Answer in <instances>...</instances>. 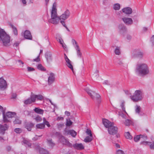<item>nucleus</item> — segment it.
Returning a JSON list of instances; mask_svg holds the SVG:
<instances>
[{
	"instance_id": "nucleus-1",
	"label": "nucleus",
	"mask_w": 154,
	"mask_h": 154,
	"mask_svg": "<svg viewBox=\"0 0 154 154\" xmlns=\"http://www.w3.org/2000/svg\"><path fill=\"white\" fill-rule=\"evenodd\" d=\"M103 122L105 127L108 128V131L110 134L113 135L117 133L118 128L114 126L113 122H112L106 119L103 120Z\"/></svg>"
},
{
	"instance_id": "nucleus-2",
	"label": "nucleus",
	"mask_w": 154,
	"mask_h": 154,
	"mask_svg": "<svg viewBox=\"0 0 154 154\" xmlns=\"http://www.w3.org/2000/svg\"><path fill=\"white\" fill-rule=\"evenodd\" d=\"M135 72L139 75H145L149 73V68L145 63L137 64L136 66Z\"/></svg>"
},
{
	"instance_id": "nucleus-3",
	"label": "nucleus",
	"mask_w": 154,
	"mask_h": 154,
	"mask_svg": "<svg viewBox=\"0 0 154 154\" xmlns=\"http://www.w3.org/2000/svg\"><path fill=\"white\" fill-rule=\"evenodd\" d=\"M10 37L2 29H0V42L5 46L9 45Z\"/></svg>"
},
{
	"instance_id": "nucleus-4",
	"label": "nucleus",
	"mask_w": 154,
	"mask_h": 154,
	"mask_svg": "<svg viewBox=\"0 0 154 154\" xmlns=\"http://www.w3.org/2000/svg\"><path fill=\"white\" fill-rule=\"evenodd\" d=\"M5 109H4L0 105V111L2 112L3 121L4 123H7L10 122L8 119L14 117L16 115V113L15 112H8L5 114Z\"/></svg>"
},
{
	"instance_id": "nucleus-5",
	"label": "nucleus",
	"mask_w": 154,
	"mask_h": 154,
	"mask_svg": "<svg viewBox=\"0 0 154 154\" xmlns=\"http://www.w3.org/2000/svg\"><path fill=\"white\" fill-rule=\"evenodd\" d=\"M85 90L93 100H96L99 103L100 102L101 97L99 94L92 91L88 88H85Z\"/></svg>"
},
{
	"instance_id": "nucleus-6",
	"label": "nucleus",
	"mask_w": 154,
	"mask_h": 154,
	"mask_svg": "<svg viewBox=\"0 0 154 154\" xmlns=\"http://www.w3.org/2000/svg\"><path fill=\"white\" fill-rule=\"evenodd\" d=\"M130 98L134 102H138L141 100L143 98V93L140 90L136 91L134 95L131 96Z\"/></svg>"
},
{
	"instance_id": "nucleus-7",
	"label": "nucleus",
	"mask_w": 154,
	"mask_h": 154,
	"mask_svg": "<svg viewBox=\"0 0 154 154\" xmlns=\"http://www.w3.org/2000/svg\"><path fill=\"white\" fill-rule=\"evenodd\" d=\"M51 18L48 20V22L54 24H57L60 20H61L60 17L57 16V14H51Z\"/></svg>"
},
{
	"instance_id": "nucleus-8",
	"label": "nucleus",
	"mask_w": 154,
	"mask_h": 154,
	"mask_svg": "<svg viewBox=\"0 0 154 154\" xmlns=\"http://www.w3.org/2000/svg\"><path fill=\"white\" fill-rule=\"evenodd\" d=\"M143 56V53L139 50H135L131 53V57L133 58H142Z\"/></svg>"
},
{
	"instance_id": "nucleus-9",
	"label": "nucleus",
	"mask_w": 154,
	"mask_h": 154,
	"mask_svg": "<svg viewBox=\"0 0 154 154\" xmlns=\"http://www.w3.org/2000/svg\"><path fill=\"white\" fill-rule=\"evenodd\" d=\"M34 147L35 149L38 151L40 154H49L48 151L42 148H40L38 144H35Z\"/></svg>"
},
{
	"instance_id": "nucleus-10",
	"label": "nucleus",
	"mask_w": 154,
	"mask_h": 154,
	"mask_svg": "<svg viewBox=\"0 0 154 154\" xmlns=\"http://www.w3.org/2000/svg\"><path fill=\"white\" fill-rule=\"evenodd\" d=\"M9 127V125L6 124L4 125L0 124V134L4 135L6 131L7 130Z\"/></svg>"
},
{
	"instance_id": "nucleus-11",
	"label": "nucleus",
	"mask_w": 154,
	"mask_h": 154,
	"mask_svg": "<svg viewBox=\"0 0 154 154\" xmlns=\"http://www.w3.org/2000/svg\"><path fill=\"white\" fill-rule=\"evenodd\" d=\"M45 57L47 63H50L53 60V56L52 53L49 51H47L45 54Z\"/></svg>"
},
{
	"instance_id": "nucleus-12",
	"label": "nucleus",
	"mask_w": 154,
	"mask_h": 154,
	"mask_svg": "<svg viewBox=\"0 0 154 154\" xmlns=\"http://www.w3.org/2000/svg\"><path fill=\"white\" fill-rule=\"evenodd\" d=\"M70 15V12L69 10H66L63 14L59 17L61 20H65L67 19Z\"/></svg>"
},
{
	"instance_id": "nucleus-13",
	"label": "nucleus",
	"mask_w": 154,
	"mask_h": 154,
	"mask_svg": "<svg viewBox=\"0 0 154 154\" xmlns=\"http://www.w3.org/2000/svg\"><path fill=\"white\" fill-rule=\"evenodd\" d=\"M35 97L32 95V92L31 93L30 97L25 100L24 103L26 105L30 104L32 103L35 102Z\"/></svg>"
},
{
	"instance_id": "nucleus-14",
	"label": "nucleus",
	"mask_w": 154,
	"mask_h": 154,
	"mask_svg": "<svg viewBox=\"0 0 154 154\" xmlns=\"http://www.w3.org/2000/svg\"><path fill=\"white\" fill-rule=\"evenodd\" d=\"M21 142L23 145H24L29 147H31L32 143L31 142V140L27 138H23Z\"/></svg>"
},
{
	"instance_id": "nucleus-15",
	"label": "nucleus",
	"mask_w": 154,
	"mask_h": 154,
	"mask_svg": "<svg viewBox=\"0 0 154 154\" xmlns=\"http://www.w3.org/2000/svg\"><path fill=\"white\" fill-rule=\"evenodd\" d=\"M7 84L6 81L4 79L1 77L0 78V89L4 90L6 88Z\"/></svg>"
},
{
	"instance_id": "nucleus-16",
	"label": "nucleus",
	"mask_w": 154,
	"mask_h": 154,
	"mask_svg": "<svg viewBox=\"0 0 154 154\" xmlns=\"http://www.w3.org/2000/svg\"><path fill=\"white\" fill-rule=\"evenodd\" d=\"M60 141L63 145H65L70 147H72V144L66 139L64 137L62 136V137L60 139Z\"/></svg>"
},
{
	"instance_id": "nucleus-17",
	"label": "nucleus",
	"mask_w": 154,
	"mask_h": 154,
	"mask_svg": "<svg viewBox=\"0 0 154 154\" xmlns=\"http://www.w3.org/2000/svg\"><path fill=\"white\" fill-rule=\"evenodd\" d=\"M54 80L55 75L54 73L51 72L50 73L48 79V84L51 85L54 82Z\"/></svg>"
},
{
	"instance_id": "nucleus-18",
	"label": "nucleus",
	"mask_w": 154,
	"mask_h": 154,
	"mask_svg": "<svg viewBox=\"0 0 154 154\" xmlns=\"http://www.w3.org/2000/svg\"><path fill=\"white\" fill-rule=\"evenodd\" d=\"M122 20L125 24L127 25H131L133 23V20L131 18L125 17L122 18Z\"/></svg>"
},
{
	"instance_id": "nucleus-19",
	"label": "nucleus",
	"mask_w": 154,
	"mask_h": 154,
	"mask_svg": "<svg viewBox=\"0 0 154 154\" xmlns=\"http://www.w3.org/2000/svg\"><path fill=\"white\" fill-rule=\"evenodd\" d=\"M119 29L120 33L122 34L126 32L127 31V29L126 26L123 24H120L119 26Z\"/></svg>"
},
{
	"instance_id": "nucleus-20",
	"label": "nucleus",
	"mask_w": 154,
	"mask_h": 154,
	"mask_svg": "<svg viewBox=\"0 0 154 154\" xmlns=\"http://www.w3.org/2000/svg\"><path fill=\"white\" fill-rule=\"evenodd\" d=\"M24 37L25 38L29 40L32 39V36L30 32L28 30H26L23 33Z\"/></svg>"
},
{
	"instance_id": "nucleus-21",
	"label": "nucleus",
	"mask_w": 154,
	"mask_h": 154,
	"mask_svg": "<svg viewBox=\"0 0 154 154\" xmlns=\"http://www.w3.org/2000/svg\"><path fill=\"white\" fill-rule=\"evenodd\" d=\"M141 107L139 105H136L135 106V112L136 113L138 114L140 116L144 115V113L141 111Z\"/></svg>"
},
{
	"instance_id": "nucleus-22",
	"label": "nucleus",
	"mask_w": 154,
	"mask_h": 154,
	"mask_svg": "<svg viewBox=\"0 0 154 154\" xmlns=\"http://www.w3.org/2000/svg\"><path fill=\"white\" fill-rule=\"evenodd\" d=\"M73 146L75 149L77 150H82L84 149V147L82 143H75L72 145Z\"/></svg>"
},
{
	"instance_id": "nucleus-23",
	"label": "nucleus",
	"mask_w": 154,
	"mask_h": 154,
	"mask_svg": "<svg viewBox=\"0 0 154 154\" xmlns=\"http://www.w3.org/2000/svg\"><path fill=\"white\" fill-rule=\"evenodd\" d=\"M35 124L31 122L26 123L25 125V128L29 131H31L32 128L34 126Z\"/></svg>"
},
{
	"instance_id": "nucleus-24",
	"label": "nucleus",
	"mask_w": 154,
	"mask_h": 154,
	"mask_svg": "<svg viewBox=\"0 0 154 154\" xmlns=\"http://www.w3.org/2000/svg\"><path fill=\"white\" fill-rule=\"evenodd\" d=\"M74 47L76 50V54L78 57L79 58H81L82 54L79 45H77L76 46H75Z\"/></svg>"
},
{
	"instance_id": "nucleus-25",
	"label": "nucleus",
	"mask_w": 154,
	"mask_h": 154,
	"mask_svg": "<svg viewBox=\"0 0 154 154\" xmlns=\"http://www.w3.org/2000/svg\"><path fill=\"white\" fill-rule=\"evenodd\" d=\"M123 12L127 14H130L132 13V10L131 8L130 7H127L123 8L122 9Z\"/></svg>"
},
{
	"instance_id": "nucleus-26",
	"label": "nucleus",
	"mask_w": 154,
	"mask_h": 154,
	"mask_svg": "<svg viewBox=\"0 0 154 154\" xmlns=\"http://www.w3.org/2000/svg\"><path fill=\"white\" fill-rule=\"evenodd\" d=\"M66 133L67 134L71 135L73 137H75L77 134L76 132L72 130L66 131Z\"/></svg>"
},
{
	"instance_id": "nucleus-27",
	"label": "nucleus",
	"mask_w": 154,
	"mask_h": 154,
	"mask_svg": "<svg viewBox=\"0 0 154 154\" xmlns=\"http://www.w3.org/2000/svg\"><path fill=\"white\" fill-rule=\"evenodd\" d=\"M33 110L36 113L40 114H43L44 112L43 110L37 107L35 108Z\"/></svg>"
},
{
	"instance_id": "nucleus-28",
	"label": "nucleus",
	"mask_w": 154,
	"mask_h": 154,
	"mask_svg": "<svg viewBox=\"0 0 154 154\" xmlns=\"http://www.w3.org/2000/svg\"><path fill=\"white\" fill-rule=\"evenodd\" d=\"M32 95L34 96V97H35V101L36 99H37V100H42V99H43V97L42 95H35L32 93Z\"/></svg>"
},
{
	"instance_id": "nucleus-29",
	"label": "nucleus",
	"mask_w": 154,
	"mask_h": 154,
	"mask_svg": "<svg viewBox=\"0 0 154 154\" xmlns=\"http://www.w3.org/2000/svg\"><path fill=\"white\" fill-rule=\"evenodd\" d=\"M93 139V136H87L84 139V141L86 143H89L91 142Z\"/></svg>"
},
{
	"instance_id": "nucleus-30",
	"label": "nucleus",
	"mask_w": 154,
	"mask_h": 154,
	"mask_svg": "<svg viewBox=\"0 0 154 154\" xmlns=\"http://www.w3.org/2000/svg\"><path fill=\"white\" fill-rule=\"evenodd\" d=\"M10 26L12 29L13 31L14 35H17L18 34L17 29L12 24H10Z\"/></svg>"
},
{
	"instance_id": "nucleus-31",
	"label": "nucleus",
	"mask_w": 154,
	"mask_h": 154,
	"mask_svg": "<svg viewBox=\"0 0 154 154\" xmlns=\"http://www.w3.org/2000/svg\"><path fill=\"white\" fill-rule=\"evenodd\" d=\"M36 127L37 129H43L45 128V125L44 124L42 123H40L36 124Z\"/></svg>"
},
{
	"instance_id": "nucleus-32",
	"label": "nucleus",
	"mask_w": 154,
	"mask_h": 154,
	"mask_svg": "<svg viewBox=\"0 0 154 154\" xmlns=\"http://www.w3.org/2000/svg\"><path fill=\"white\" fill-rule=\"evenodd\" d=\"M48 143L51 146H54L55 145L54 143L52 141V140L51 139H47Z\"/></svg>"
},
{
	"instance_id": "nucleus-33",
	"label": "nucleus",
	"mask_w": 154,
	"mask_h": 154,
	"mask_svg": "<svg viewBox=\"0 0 154 154\" xmlns=\"http://www.w3.org/2000/svg\"><path fill=\"white\" fill-rule=\"evenodd\" d=\"M125 137L129 139H131L132 138V136L130 134L129 132H125Z\"/></svg>"
},
{
	"instance_id": "nucleus-34",
	"label": "nucleus",
	"mask_w": 154,
	"mask_h": 154,
	"mask_svg": "<svg viewBox=\"0 0 154 154\" xmlns=\"http://www.w3.org/2000/svg\"><path fill=\"white\" fill-rule=\"evenodd\" d=\"M115 54L118 55H119L120 54V48L117 47L116 48L115 50Z\"/></svg>"
},
{
	"instance_id": "nucleus-35",
	"label": "nucleus",
	"mask_w": 154,
	"mask_h": 154,
	"mask_svg": "<svg viewBox=\"0 0 154 154\" xmlns=\"http://www.w3.org/2000/svg\"><path fill=\"white\" fill-rule=\"evenodd\" d=\"M120 8V4L118 3L116 4L113 5V8L116 10H119Z\"/></svg>"
},
{
	"instance_id": "nucleus-36",
	"label": "nucleus",
	"mask_w": 154,
	"mask_h": 154,
	"mask_svg": "<svg viewBox=\"0 0 154 154\" xmlns=\"http://www.w3.org/2000/svg\"><path fill=\"white\" fill-rule=\"evenodd\" d=\"M37 68L42 71H45L46 69L42 66V64H39L37 66Z\"/></svg>"
},
{
	"instance_id": "nucleus-37",
	"label": "nucleus",
	"mask_w": 154,
	"mask_h": 154,
	"mask_svg": "<svg viewBox=\"0 0 154 154\" xmlns=\"http://www.w3.org/2000/svg\"><path fill=\"white\" fill-rule=\"evenodd\" d=\"M72 122L71 121V120L69 119L68 120V119H66V125L67 126H69L71 125H72Z\"/></svg>"
},
{
	"instance_id": "nucleus-38",
	"label": "nucleus",
	"mask_w": 154,
	"mask_h": 154,
	"mask_svg": "<svg viewBox=\"0 0 154 154\" xmlns=\"http://www.w3.org/2000/svg\"><path fill=\"white\" fill-rule=\"evenodd\" d=\"M140 139V137L139 135L135 136L134 137V140L135 142H137L139 141Z\"/></svg>"
},
{
	"instance_id": "nucleus-39",
	"label": "nucleus",
	"mask_w": 154,
	"mask_h": 154,
	"mask_svg": "<svg viewBox=\"0 0 154 154\" xmlns=\"http://www.w3.org/2000/svg\"><path fill=\"white\" fill-rule=\"evenodd\" d=\"M14 123L15 124H20L21 123V121L18 118H16L14 121Z\"/></svg>"
},
{
	"instance_id": "nucleus-40",
	"label": "nucleus",
	"mask_w": 154,
	"mask_h": 154,
	"mask_svg": "<svg viewBox=\"0 0 154 154\" xmlns=\"http://www.w3.org/2000/svg\"><path fill=\"white\" fill-rule=\"evenodd\" d=\"M131 123V121L129 119H126L125 122H124V124L126 126L130 125Z\"/></svg>"
},
{
	"instance_id": "nucleus-41",
	"label": "nucleus",
	"mask_w": 154,
	"mask_h": 154,
	"mask_svg": "<svg viewBox=\"0 0 154 154\" xmlns=\"http://www.w3.org/2000/svg\"><path fill=\"white\" fill-rule=\"evenodd\" d=\"M67 66L70 68L72 71H73V66L71 64V61L70 62H66Z\"/></svg>"
},
{
	"instance_id": "nucleus-42",
	"label": "nucleus",
	"mask_w": 154,
	"mask_h": 154,
	"mask_svg": "<svg viewBox=\"0 0 154 154\" xmlns=\"http://www.w3.org/2000/svg\"><path fill=\"white\" fill-rule=\"evenodd\" d=\"M140 138L142 139L143 140H146L147 139V137L146 135L140 134Z\"/></svg>"
},
{
	"instance_id": "nucleus-43",
	"label": "nucleus",
	"mask_w": 154,
	"mask_h": 154,
	"mask_svg": "<svg viewBox=\"0 0 154 154\" xmlns=\"http://www.w3.org/2000/svg\"><path fill=\"white\" fill-rule=\"evenodd\" d=\"M35 119L37 122H40L42 121V118L39 116H37L35 118Z\"/></svg>"
},
{
	"instance_id": "nucleus-44",
	"label": "nucleus",
	"mask_w": 154,
	"mask_h": 154,
	"mask_svg": "<svg viewBox=\"0 0 154 154\" xmlns=\"http://www.w3.org/2000/svg\"><path fill=\"white\" fill-rule=\"evenodd\" d=\"M57 14V12L56 11V9L55 7H54V4L53 5V6L52 9V10L51 12V14Z\"/></svg>"
},
{
	"instance_id": "nucleus-45",
	"label": "nucleus",
	"mask_w": 154,
	"mask_h": 154,
	"mask_svg": "<svg viewBox=\"0 0 154 154\" xmlns=\"http://www.w3.org/2000/svg\"><path fill=\"white\" fill-rule=\"evenodd\" d=\"M151 142L147 141H143L140 142V144L141 145H149V143H151Z\"/></svg>"
},
{
	"instance_id": "nucleus-46",
	"label": "nucleus",
	"mask_w": 154,
	"mask_h": 154,
	"mask_svg": "<svg viewBox=\"0 0 154 154\" xmlns=\"http://www.w3.org/2000/svg\"><path fill=\"white\" fill-rule=\"evenodd\" d=\"M86 132L87 135H89V136H93L92 134L91 133V131L90 130L87 129Z\"/></svg>"
},
{
	"instance_id": "nucleus-47",
	"label": "nucleus",
	"mask_w": 154,
	"mask_h": 154,
	"mask_svg": "<svg viewBox=\"0 0 154 154\" xmlns=\"http://www.w3.org/2000/svg\"><path fill=\"white\" fill-rule=\"evenodd\" d=\"M14 131L17 133H20L22 132V130L20 128H16L14 129Z\"/></svg>"
},
{
	"instance_id": "nucleus-48",
	"label": "nucleus",
	"mask_w": 154,
	"mask_h": 154,
	"mask_svg": "<svg viewBox=\"0 0 154 154\" xmlns=\"http://www.w3.org/2000/svg\"><path fill=\"white\" fill-rule=\"evenodd\" d=\"M39 55L37 57V58L35 59H33V60H32L33 62H38L40 61V59L39 58Z\"/></svg>"
},
{
	"instance_id": "nucleus-49",
	"label": "nucleus",
	"mask_w": 154,
	"mask_h": 154,
	"mask_svg": "<svg viewBox=\"0 0 154 154\" xmlns=\"http://www.w3.org/2000/svg\"><path fill=\"white\" fill-rule=\"evenodd\" d=\"M150 144V148L152 149H154V141H153L152 143L151 142V143Z\"/></svg>"
},
{
	"instance_id": "nucleus-50",
	"label": "nucleus",
	"mask_w": 154,
	"mask_h": 154,
	"mask_svg": "<svg viewBox=\"0 0 154 154\" xmlns=\"http://www.w3.org/2000/svg\"><path fill=\"white\" fill-rule=\"evenodd\" d=\"M116 154H124V153L122 150L119 149L117 151Z\"/></svg>"
},
{
	"instance_id": "nucleus-51",
	"label": "nucleus",
	"mask_w": 154,
	"mask_h": 154,
	"mask_svg": "<svg viewBox=\"0 0 154 154\" xmlns=\"http://www.w3.org/2000/svg\"><path fill=\"white\" fill-rule=\"evenodd\" d=\"M58 40H59V43L61 45H62V46L63 47V48H64V45L63 44V40L61 39V38H59Z\"/></svg>"
},
{
	"instance_id": "nucleus-52",
	"label": "nucleus",
	"mask_w": 154,
	"mask_h": 154,
	"mask_svg": "<svg viewBox=\"0 0 154 154\" xmlns=\"http://www.w3.org/2000/svg\"><path fill=\"white\" fill-rule=\"evenodd\" d=\"M27 70L28 72H31L35 70V69L32 67H27Z\"/></svg>"
},
{
	"instance_id": "nucleus-53",
	"label": "nucleus",
	"mask_w": 154,
	"mask_h": 154,
	"mask_svg": "<svg viewBox=\"0 0 154 154\" xmlns=\"http://www.w3.org/2000/svg\"><path fill=\"white\" fill-rule=\"evenodd\" d=\"M19 43H20L18 42H16L13 44L14 47H17L19 46Z\"/></svg>"
},
{
	"instance_id": "nucleus-54",
	"label": "nucleus",
	"mask_w": 154,
	"mask_h": 154,
	"mask_svg": "<svg viewBox=\"0 0 154 154\" xmlns=\"http://www.w3.org/2000/svg\"><path fill=\"white\" fill-rule=\"evenodd\" d=\"M57 125L59 129L61 128L64 126L63 124H57Z\"/></svg>"
},
{
	"instance_id": "nucleus-55",
	"label": "nucleus",
	"mask_w": 154,
	"mask_h": 154,
	"mask_svg": "<svg viewBox=\"0 0 154 154\" xmlns=\"http://www.w3.org/2000/svg\"><path fill=\"white\" fill-rule=\"evenodd\" d=\"M118 63L121 66H123L124 63L122 61L120 60H119L118 61Z\"/></svg>"
},
{
	"instance_id": "nucleus-56",
	"label": "nucleus",
	"mask_w": 154,
	"mask_h": 154,
	"mask_svg": "<svg viewBox=\"0 0 154 154\" xmlns=\"http://www.w3.org/2000/svg\"><path fill=\"white\" fill-rule=\"evenodd\" d=\"M151 41L152 42V45L153 46L154 45V35H152L151 38Z\"/></svg>"
},
{
	"instance_id": "nucleus-57",
	"label": "nucleus",
	"mask_w": 154,
	"mask_h": 154,
	"mask_svg": "<svg viewBox=\"0 0 154 154\" xmlns=\"http://www.w3.org/2000/svg\"><path fill=\"white\" fill-rule=\"evenodd\" d=\"M124 103L122 102L121 104V107L122 108V110L123 111H125V108L124 107Z\"/></svg>"
},
{
	"instance_id": "nucleus-58",
	"label": "nucleus",
	"mask_w": 154,
	"mask_h": 154,
	"mask_svg": "<svg viewBox=\"0 0 154 154\" xmlns=\"http://www.w3.org/2000/svg\"><path fill=\"white\" fill-rule=\"evenodd\" d=\"M42 135H41V136H38L37 135H36L35 137H33L32 139L33 140H37V139H38V137H41L42 136Z\"/></svg>"
},
{
	"instance_id": "nucleus-59",
	"label": "nucleus",
	"mask_w": 154,
	"mask_h": 154,
	"mask_svg": "<svg viewBox=\"0 0 154 154\" xmlns=\"http://www.w3.org/2000/svg\"><path fill=\"white\" fill-rule=\"evenodd\" d=\"M24 114L26 116H28L29 114V112L27 110H25L24 112Z\"/></svg>"
},
{
	"instance_id": "nucleus-60",
	"label": "nucleus",
	"mask_w": 154,
	"mask_h": 154,
	"mask_svg": "<svg viewBox=\"0 0 154 154\" xmlns=\"http://www.w3.org/2000/svg\"><path fill=\"white\" fill-rule=\"evenodd\" d=\"M17 97V95L16 93H13L12 95L11 98L15 99Z\"/></svg>"
},
{
	"instance_id": "nucleus-61",
	"label": "nucleus",
	"mask_w": 154,
	"mask_h": 154,
	"mask_svg": "<svg viewBox=\"0 0 154 154\" xmlns=\"http://www.w3.org/2000/svg\"><path fill=\"white\" fill-rule=\"evenodd\" d=\"M72 42L73 44L74 45V44H75V46H76L77 45H78L77 42H76L75 41V40L72 39Z\"/></svg>"
},
{
	"instance_id": "nucleus-62",
	"label": "nucleus",
	"mask_w": 154,
	"mask_h": 154,
	"mask_svg": "<svg viewBox=\"0 0 154 154\" xmlns=\"http://www.w3.org/2000/svg\"><path fill=\"white\" fill-rule=\"evenodd\" d=\"M44 124L45 125H46L48 127H50L51 126L50 124H49V122L48 121L45 122Z\"/></svg>"
},
{
	"instance_id": "nucleus-63",
	"label": "nucleus",
	"mask_w": 154,
	"mask_h": 154,
	"mask_svg": "<svg viewBox=\"0 0 154 154\" xmlns=\"http://www.w3.org/2000/svg\"><path fill=\"white\" fill-rule=\"evenodd\" d=\"M65 114L68 116H69L70 115V113L69 112L66 111L65 112Z\"/></svg>"
},
{
	"instance_id": "nucleus-64",
	"label": "nucleus",
	"mask_w": 154,
	"mask_h": 154,
	"mask_svg": "<svg viewBox=\"0 0 154 154\" xmlns=\"http://www.w3.org/2000/svg\"><path fill=\"white\" fill-rule=\"evenodd\" d=\"M60 23H61V24H62V25L65 27V26H66L65 24V22L64 21H63V20H61L60 21Z\"/></svg>"
}]
</instances>
